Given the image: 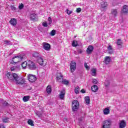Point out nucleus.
Returning a JSON list of instances; mask_svg holds the SVG:
<instances>
[{
    "label": "nucleus",
    "mask_w": 128,
    "mask_h": 128,
    "mask_svg": "<svg viewBox=\"0 0 128 128\" xmlns=\"http://www.w3.org/2000/svg\"><path fill=\"white\" fill-rule=\"evenodd\" d=\"M18 68H20V66H18Z\"/></svg>",
    "instance_id": "52"
},
{
    "label": "nucleus",
    "mask_w": 128,
    "mask_h": 128,
    "mask_svg": "<svg viewBox=\"0 0 128 128\" xmlns=\"http://www.w3.org/2000/svg\"><path fill=\"white\" fill-rule=\"evenodd\" d=\"M76 12H82V8H78L76 10Z\"/></svg>",
    "instance_id": "45"
},
{
    "label": "nucleus",
    "mask_w": 128,
    "mask_h": 128,
    "mask_svg": "<svg viewBox=\"0 0 128 128\" xmlns=\"http://www.w3.org/2000/svg\"><path fill=\"white\" fill-rule=\"evenodd\" d=\"M10 24L12 26H16V24L18 23V22L16 21V18H12L10 20Z\"/></svg>",
    "instance_id": "15"
},
{
    "label": "nucleus",
    "mask_w": 128,
    "mask_h": 128,
    "mask_svg": "<svg viewBox=\"0 0 128 128\" xmlns=\"http://www.w3.org/2000/svg\"><path fill=\"white\" fill-rule=\"evenodd\" d=\"M38 62L39 64H40L41 66H42V64H44V60L42 59L41 58H40L38 60Z\"/></svg>",
    "instance_id": "24"
},
{
    "label": "nucleus",
    "mask_w": 128,
    "mask_h": 128,
    "mask_svg": "<svg viewBox=\"0 0 128 128\" xmlns=\"http://www.w3.org/2000/svg\"><path fill=\"white\" fill-rule=\"evenodd\" d=\"M3 106H9L8 103L6 102H4L3 103Z\"/></svg>",
    "instance_id": "43"
},
{
    "label": "nucleus",
    "mask_w": 128,
    "mask_h": 128,
    "mask_svg": "<svg viewBox=\"0 0 128 128\" xmlns=\"http://www.w3.org/2000/svg\"><path fill=\"white\" fill-rule=\"evenodd\" d=\"M22 66L24 68V70H25L26 68V66L28 67V62H24L22 64Z\"/></svg>",
    "instance_id": "25"
},
{
    "label": "nucleus",
    "mask_w": 128,
    "mask_h": 128,
    "mask_svg": "<svg viewBox=\"0 0 128 128\" xmlns=\"http://www.w3.org/2000/svg\"><path fill=\"white\" fill-rule=\"evenodd\" d=\"M113 16H118V10L114 9L112 11Z\"/></svg>",
    "instance_id": "27"
},
{
    "label": "nucleus",
    "mask_w": 128,
    "mask_h": 128,
    "mask_svg": "<svg viewBox=\"0 0 128 128\" xmlns=\"http://www.w3.org/2000/svg\"><path fill=\"white\" fill-rule=\"evenodd\" d=\"M48 24H52V18L50 17H49L48 18Z\"/></svg>",
    "instance_id": "39"
},
{
    "label": "nucleus",
    "mask_w": 128,
    "mask_h": 128,
    "mask_svg": "<svg viewBox=\"0 0 128 128\" xmlns=\"http://www.w3.org/2000/svg\"><path fill=\"white\" fill-rule=\"evenodd\" d=\"M92 84H98V80H96V79H93Z\"/></svg>",
    "instance_id": "41"
},
{
    "label": "nucleus",
    "mask_w": 128,
    "mask_h": 128,
    "mask_svg": "<svg viewBox=\"0 0 128 128\" xmlns=\"http://www.w3.org/2000/svg\"><path fill=\"white\" fill-rule=\"evenodd\" d=\"M30 18L31 20L36 22V20H38V16L34 14H32L30 16Z\"/></svg>",
    "instance_id": "13"
},
{
    "label": "nucleus",
    "mask_w": 128,
    "mask_h": 128,
    "mask_svg": "<svg viewBox=\"0 0 128 128\" xmlns=\"http://www.w3.org/2000/svg\"><path fill=\"white\" fill-rule=\"evenodd\" d=\"M46 92L48 94H50L52 92V86H47Z\"/></svg>",
    "instance_id": "20"
},
{
    "label": "nucleus",
    "mask_w": 128,
    "mask_h": 128,
    "mask_svg": "<svg viewBox=\"0 0 128 128\" xmlns=\"http://www.w3.org/2000/svg\"><path fill=\"white\" fill-rule=\"evenodd\" d=\"M50 36H54L56 35V30H53L51 31V32L50 33Z\"/></svg>",
    "instance_id": "31"
},
{
    "label": "nucleus",
    "mask_w": 128,
    "mask_h": 128,
    "mask_svg": "<svg viewBox=\"0 0 128 128\" xmlns=\"http://www.w3.org/2000/svg\"><path fill=\"white\" fill-rule=\"evenodd\" d=\"M28 68L29 70H34L36 68V64H34V62L31 60H29L28 62Z\"/></svg>",
    "instance_id": "4"
},
{
    "label": "nucleus",
    "mask_w": 128,
    "mask_h": 128,
    "mask_svg": "<svg viewBox=\"0 0 128 128\" xmlns=\"http://www.w3.org/2000/svg\"><path fill=\"white\" fill-rule=\"evenodd\" d=\"M108 6V3L106 2H102L101 4V8H104Z\"/></svg>",
    "instance_id": "29"
},
{
    "label": "nucleus",
    "mask_w": 128,
    "mask_h": 128,
    "mask_svg": "<svg viewBox=\"0 0 128 128\" xmlns=\"http://www.w3.org/2000/svg\"><path fill=\"white\" fill-rule=\"evenodd\" d=\"M93 50L94 46H90L86 50V52L90 54H92V52Z\"/></svg>",
    "instance_id": "14"
},
{
    "label": "nucleus",
    "mask_w": 128,
    "mask_h": 128,
    "mask_svg": "<svg viewBox=\"0 0 128 128\" xmlns=\"http://www.w3.org/2000/svg\"><path fill=\"white\" fill-rule=\"evenodd\" d=\"M91 74L93 76H96V69L92 68L91 70Z\"/></svg>",
    "instance_id": "18"
},
{
    "label": "nucleus",
    "mask_w": 128,
    "mask_h": 128,
    "mask_svg": "<svg viewBox=\"0 0 128 128\" xmlns=\"http://www.w3.org/2000/svg\"><path fill=\"white\" fill-rule=\"evenodd\" d=\"M78 54H82V49H78V50H77Z\"/></svg>",
    "instance_id": "46"
},
{
    "label": "nucleus",
    "mask_w": 128,
    "mask_h": 128,
    "mask_svg": "<svg viewBox=\"0 0 128 128\" xmlns=\"http://www.w3.org/2000/svg\"><path fill=\"white\" fill-rule=\"evenodd\" d=\"M75 54H76V53H75Z\"/></svg>",
    "instance_id": "51"
},
{
    "label": "nucleus",
    "mask_w": 128,
    "mask_h": 128,
    "mask_svg": "<svg viewBox=\"0 0 128 128\" xmlns=\"http://www.w3.org/2000/svg\"><path fill=\"white\" fill-rule=\"evenodd\" d=\"M56 78H57L58 82H62L64 80V77L62 76V75L61 73H58Z\"/></svg>",
    "instance_id": "9"
},
{
    "label": "nucleus",
    "mask_w": 128,
    "mask_h": 128,
    "mask_svg": "<svg viewBox=\"0 0 128 128\" xmlns=\"http://www.w3.org/2000/svg\"><path fill=\"white\" fill-rule=\"evenodd\" d=\"M28 124H30L32 126H34V121L32 120H28Z\"/></svg>",
    "instance_id": "23"
},
{
    "label": "nucleus",
    "mask_w": 128,
    "mask_h": 128,
    "mask_svg": "<svg viewBox=\"0 0 128 128\" xmlns=\"http://www.w3.org/2000/svg\"><path fill=\"white\" fill-rule=\"evenodd\" d=\"M117 44L118 46H120L122 48V41L121 40L118 39L117 40Z\"/></svg>",
    "instance_id": "26"
},
{
    "label": "nucleus",
    "mask_w": 128,
    "mask_h": 128,
    "mask_svg": "<svg viewBox=\"0 0 128 128\" xmlns=\"http://www.w3.org/2000/svg\"><path fill=\"white\" fill-rule=\"evenodd\" d=\"M10 120V118H4L2 119V122H8Z\"/></svg>",
    "instance_id": "36"
},
{
    "label": "nucleus",
    "mask_w": 128,
    "mask_h": 128,
    "mask_svg": "<svg viewBox=\"0 0 128 128\" xmlns=\"http://www.w3.org/2000/svg\"><path fill=\"white\" fill-rule=\"evenodd\" d=\"M10 8L12 10H16V8L14 7V6L12 5H11Z\"/></svg>",
    "instance_id": "44"
},
{
    "label": "nucleus",
    "mask_w": 128,
    "mask_h": 128,
    "mask_svg": "<svg viewBox=\"0 0 128 128\" xmlns=\"http://www.w3.org/2000/svg\"><path fill=\"white\" fill-rule=\"evenodd\" d=\"M24 5L22 3H21L18 6L19 10H22L24 8Z\"/></svg>",
    "instance_id": "38"
},
{
    "label": "nucleus",
    "mask_w": 128,
    "mask_h": 128,
    "mask_svg": "<svg viewBox=\"0 0 128 128\" xmlns=\"http://www.w3.org/2000/svg\"><path fill=\"white\" fill-rule=\"evenodd\" d=\"M4 42L6 44L7 46H10V44H12L10 43V40H4Z\"/></svg>",
    "instance_id": "33"
},
{
    "label": "nucleus",
    "mask_w": 128,
    "mask_h": 128,
    "mask_svg": "<svg viewBox=\"0 0 128 128\" xmlns=\"http://www.w3.org/2000/svg\"><path fill=\"white\" fill-rule=\"evenodd\" d=\"M81 92H82V94H84L86 92V91L84 89H82L81 90Z\"/></svg>",
    "instance_id": "50"
},
{
    "label": "nucleus",
    "mask_w": 128,
    "mask_h": 128,
    "mask_svg": "<svg viewBox=\"0 0 128 128\" xmlns=\"http://www.w3.org/2000/svg\"><path fill=\"white\" fill-rule=\"evenodd\" d=\"M110 81L109 80H106L104 82V84H105V86H106V88H108V86H110Z\"/></svg>",
    "instance_id": "35"
},
{
    "label": "nucleus",
    "mask_w": 128,
    "mask_h": 128,
    "mask_svg": "<svg viewBox=\"0 0 128 128\" xmlns=\"http://www.w3.org/2000/svg\"><path fill=\"white\" fill-rule=\"evenodd\" d=\"M122 12H123L124 14H127V12H128V6L124 5L123 6Z\"/></svg>",
    "instance_id": "16"
},
{
    "label": "nucleus",
    "mask_w": 128,
    "mask_h": 128,
    "mask_svg": "<svg viewBox=\"0 0 128 128\" xmlns=\"http://www.w3.org/2000/svg\"><path fill=\"white\" fill-rule=\"evenodd\" d=\"M66 12H67L68 14H72V11H70V10H66Z\"/></svg>",
    "instance_id": "48"
},
{
    "label": "nucleus",
    "mask_w": 128,
    "mask_h": 128,
    "mask_svg": "<svg viewBox=\"0 0 128 128\" xmlns=\"http://www.w3.org/2000/svg\"><path fill=\"white\" fill-rule=\"evenodd\" d=\"M32 56H34V58H38V56H40V54L36 52H34L32 54Z\"/></svg>",
    "instance_id": "30"
},
{
    "label": "nucleus",
    "mask_w": 128,
    "mask_h": 128,
    "mask_svg": "<svg viewBox=\"0 0 128 128\" xmlns=\"http://www.w3.org/2000/svg\"><path fill=\"white\" fill-rule=\"evenodd\" d=\"M84 66L86 70H90V66H88V64H86V62H85L84 64Z\"/></svg>",
    "instance_id": "40"
},
{
    "label": "nucleus",
    "mask_w": 128,
    "mask_h": 128,
    "mask_svg": "<svg viewBox=\"0 0 128 128\" xmlns=\"http://www.w3.org/2000/svg\"><path fill=\"white\" fill-rule=\"evenodd\" d=\"M65 94H66V90H62L59 94L60 99L64 100Z\"/></svg>",
    "instance_id": "10"
},
{
    "label": "nucleus",
    "mask_w": 128,
    "mask_h": 128,
    "mask_svg": "<svg viewBox=\"0 0 128 128\" xmlns=\"http://www.w3.org/2000/svg\"><path fill=\"white\" fill-rule=\"evenodd\" d=\"M108 54H112V46H109L108 47Z\"/></svg>",
    "instance_id": "22"
},
{
    "label": "nucleus",
    "mask_w": 128,
    "mask_h": 128,
    "mask_svg": "<svg viewBox=\"0 0 128 128\" xmlns=\"http://www.w3.org/2000/svg\"><path fill=\"white\" fill-rule=\"evenodd\" d=\"M30 96H24L23 98V102H28V100H30Z\"/></svg>",
    "instance_id": "28"
},
{
    "label": "nucleus",
    "mask_w": 128,
    "mask_h": 128,
    "mask_svg": "<svg viewBox=\"0 0 128 128\" xmlns=\"http://www.w3.org/2000/svg\"><path fill=\"white\" fill-rule=\"evenodd\" d=\"M80 108V102L76 100H74L72 102V112H76Z\"/></svg>",
    "instance_id": "3"
},
{
    "label": "nucleus",
    "mask_w": 128,
    "mask_h": 128,
    "mask_svg": "<svg viewBox=\"0 0 128 128\" xmlns=\"http://www.w3.org/2000/svg\"><path fill=\"white\" fill-rule=\"evenodd\" d=\"M72 45L73 46H78V41L76 40H74Z\"/></svg>",
    "instance_id": "34"
},
{
    "label": "nucleus",
    "mask_w": 128,
    "mask_h": 128,
    "mask_svg": "<svg viewBox=\"0 0 128 128\" xmlns=\"http://www.w3.org/2000/svg\"><path fill=\"white\" fill-rule=\"evenodd\" d=\"M28 78L30 82H34L36 80V76L34 75L29 74Z\"/></svg>",
    "instance_id": "7"
},
{
    "label": "nucleus",
    "mask_w": 128,
    "mask_h": 128,
    "mask_svg": "<svg viewBox=\"0 0 128 128\" xmlns=\"http://www.w3.org/2000/svg\"><path fill=\"white\" fill-rule=\"evenodd\" d=\"M6 76L10 82H14L16 84H24V79L19 77L16 74L8 72Z\"/></svg>",
    "instance_id": "1"
},
{
    "label": "nucleus",
    "mask_w": 128,
    "mask_h": 128,
    "mask_svg": "<svg viewBox=\"0 0 128 128\" xmlns=\"http://www.w3.org/2000/svg\"><path fill=\"white\" fill-rule=\"evenodd\" d=\"M42 46L43 48L46 50H50V45L48 43L43 42Z\"/></svg>",
    "instance_id": "8"
},
{
    "label": "nucleus",
    "mask_w": 128,
    "mask_h": 128,
    "mask_svg": "<svg viewBox=\"0 0 128 128\" xmlns=\"http://www.w3.org/2000/svg\"><path fill=\"white\" fill-rule=\"evenodd\" d=\"M23 58H24V56H22L13 57L12 58V60L11 61L10 64H14L18 62H20V60H22Z\"/></svg>",
    "instance_id": "2"
},
{
    "label": "nucleus",
    "mask_w": 128,
    "mask_h": 128,
    "mask_svg": "<svg viewBox=\"0 0 128 128\" xmlns=\"http://www.w3.org/2000/svg\"><path fill=\"white\" fill-rule=\"evenodd\" d=\"M0 128H5L4 126V124H0Z\"/></svg>",
    "instance_id": "49"
},
{
    "label": "nucleus",
    "mask_w": 128,
    "mask_h": 128,
    "mask_svg": "<svg viewBox=\"0 0 128 128\" xmlns=\"http://www.w3.org/2000/svg\"><path fill=\"white\" fill-rule=\"evenodd\" d=\"M16 68V66L12 67L10 68V70H11L12 72H14V70Z\"/></svg>",
    "instance_id": "47"
},
{
    "label": "nucleus",
    "mask_w": 128,
    "mask_h": 128,
    "mask_svg": "<svg viewBox=\"0 0 128 128\" xmlns=\"http://www.w3.org/2000/svg\"><path fill=\"white\" fill-rule=\"evenodd\" d=\"M71 72H74L76 68V63L74 61H72L70 66Z\"/></svg>",
    "instance_id": "6"
},
{
    "label": "nucleus",
    "mask_w": 128,
    "mask_h": 128,
    "mask_svg": "<svg viewBox=\"0 0 128 128\" xmlns=\"http://www.w3.org/2000/svg\"><path fill=\"white\" fill-rule=\"evenodd\" d=\"M110 109L108 108H105L103 110L104 114L105 115L108 114H110Z\"/></svg>",
    "instance_id": "19"
},
{
    "label": "nucleus",
    "mask_w": 128,
    "mask_h": 128,
    "mask_svg": "<svg viewBox=\"0 0 128 128\" xmlns=\"http://www.w3.org/2000/svg\"><path fill=\"white\" fill-rule=\"evenodd\" d=\"M85 102L90 104V96H86L85 97Z\"/></svg>",
    "instance_id": "21"
},
{
    "label": "nucleus",
    "mask_w": 128,
    "mask_h": 128,
    "mask_svg": "<svg viewBox=\"0 0 128 128\" xmlns=\"http://www.w3.org/2000/svg\"><path fill=\"white\" fill-rule=\"evenodd\" d=\"M112 120H106L104 122L102 128H111Z\"/></svg>",
    "instance_id": "5"
},
{
    "label": "nucleus",
    "mask_w": 128,
    "mask_h": 128,
    "mask_svg": "<svg viewBox=\"0 0 128 128\" xmlns=\"http://www.w3.org/2000/svg\"><path fill=\"white\" fill-rule=\"evenodd\" d=\"M70 82H68V80H62V83L64 84H66V85H68V84Z\"/></svg>",
    "instance_id": "37"
},
{
    "label": "nucleus",
    "mask_w": 128,
    "mask_h": 128,
    "mask_svg": "<svg viewBox=\"0 0 128 128\" xmlns=\"http://www.w3.org/2000/svg\"><path fill=\"white\" fill-rule=\"evenodd\" d=\"M42 26L45 28H46V26H48V23H46V22H44L42 24Z\"/></svg>",
    "instance_id": "42"
},
{
    "label": "nucleus",
    "mask_w": 128,
    "mask_h": 128,
    "mask_svg": "<svg viewBox=\"0 0 128 128\" xmlns=\"http://www.w3.org/2000/svg\"><path fill=\"white\" fill-rule=\"evenodd\" d=\"M112 62V58L110 56H106L104 60V62L106 64H108Z\"/></svg>",
    "instance_id": "11"
},
{
    "label": "nucleus",
    "mask_w": 128,
    "mask_h": 128,
    "mask_svg": "<svg viewBox=\"0 0 128 128\" xmlns=\"http://www.w3.org/2000/svg\"><path fill=\"white\" fill-rule=\"evenodd\" d=\"M91 90H92V92H98V86L94 85L91 87Z\"/></svg>",
    "instance_id": "17"
},
{
    "label": "nucleus",
    "mask_w": 128,
    "mask_h": 128,
    "mask_svg": "<svg viewBox=\"0 0 128 128\" xmlns=\"http://www.w3.org/2000/svg\"><path fill=\"white\" fill-rule=\"evenodd\" d=\"M74 92L78 94L80 92V87L76 86L74 89Z\"/></svg>",
    "instance_id": "32"
},
{
    "label": "nucleus",
    "mask_w": 128,
    "mask_h": 128,
    "mask_svg": "<svg viewBox=\"0 0 128 128\" xmlns=\"http://www.w3.org/2000/svg\"><path fill=\"white\" fill-rule=\"evenodd\" d=\"M126 126V121H124V120H122L120 121V123L119 128H125Z\"/></svg>",
    "instance_id": "12"
}]
</instances>
